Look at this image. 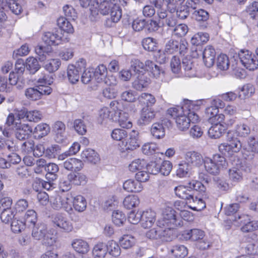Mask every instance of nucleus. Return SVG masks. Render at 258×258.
<instances>
[{"label":"nucleus","mask_w":258,"mask_h":258,"mask_svg":"<svg viewBox=\"0 0 258 258\" xmlns=\"http://www.w3.org/2000/svg\"><path fill=\"white\" fill-rule=\"evenodd\" d=\"M107 252L113 256L117 257L120 254V248L118 244L114 240H111L108 241L106 244Z\"/></svg>","instance_id":"3c124183"},{"label":"nucleus","mask_w":258,"mask_h":258,"mask_svg":"<svg viewBox=\"0 0 258 258\" xmlns=\"http://www.w3.org/2000/svg\"><path fill=\"white\" fill-rule=\"evenodd\" d=\"M131 68L139 74L144 71H149L156 78H159L160 75L164 73V71L159 66L150 60H146L144 64L138 59H133L131 61Z\"/></svg>","instance_id":"7ed1b4c3"},{"label":"nucleus","mask_w":258,"mask_h":258,"mask_svg":"<svg viewBox=\"0 0 258 258\" xmlns=\"http://www.w3.org/2000/svg\"><path fill=\"white\" fill-rule=\"evenodd\" d=\"M120 106V103L116 100L110 103V107L114 111L113 121H117L123 128H129L132 126V123L128 119V113L121 110Z\"/></svg>","instance_id":"0eeeda50"},{"label":"nucleus","mask_w":258,"mask_h":258,"mask_svg":"<svg viewBox=\"0 0 258 258\" xmlns=\"http://www.w3.org/2000/svg\"><path fill=\"white\" fill-rule=\"evenodd\" d=\"M175 195L179 198L185 199L188 201L189 204H191V199L194 193H192L191 190L189 189L188 186L179 185L174 188Z\"/></svg>","instance_id":"393cba45"},{"label":"nucleus","mask_w":258,"mask_h":258,"mask_svg":"<svg viewBox=\"0 0 258 258\" xmlns=\"http://www.w3.org/2000/svg\"><path fill=\"white\" fill-rule=\"evenodd\" d=\"M82 158L86 161L96 164L99 160L98 154L93 149H87L81 154Z\"/></svg>","instance_id":"2f4dec72"},{"label":"nucleus","mask_w":258,"mask_h":258,"mask_svg":"<svg viewBox=\"0 0 258 258\" xmlns=\"http://www.w3.org/2000/svg\"><path fill=\"white\" fill-rule=\"evenodd\" d=\"M178 41L174 39H170L166 42L164 51L167 54H172L178 52Z\"/></svg>","instance_id":"864d4df0"},{"label":"nucleus","mask_w":258,"mask_h":258,"mask_svg":"<svg viewBox=\"0 0 258 258\" xmlns=\"http://www.w3.org/2000/svg\"><path fill=\"white\" fill-rule=\"evenodd\" d=\"M217 66L221 70H227L229 67L228 57L224 54H220L217 57Z\"/></svg>","instance_id":"052dcab7"},{"label":"nucleus","mask_w":258,"mask_h":258,"mask_svg":"<svg viewBox=\"0 0 258 258\" xmlns=\"http://www.w3.org/2000/svg\"><path fill=\"white\" fill-rule=\"evenodd\" d=\"M185 161L189 165L191 166L199 167L201 165L204 161L201 154L195 151H188L185 154Z\"/></svg>","instance_id":"f3484780"},{"label":"nucleus","mask_w":258,"mask_h":258,"mask_svg":"<svg viewBox=\"0 0 258 258\" xmlns=\"http://www.w3.org/2000/svg\"><path fill=\"white\" fill-rule=\"evenodd\" d=\"M123 187L127 192H140L143 189L142 183L133 179L126 180L123 183Z\"/></svg>","instance_id":"c756f323"},{"label":"nucleus","mask_w":258,"mask_h":258,"mask_svg":"<svg viewBox=\"0 0 258 258\" xmlns=\"http://www.w3.org/2000/svg\"><path fill=\"white\" fill-rule=\"evenodd\" d=\"M254 87L252 84H246L241 89V93L239 97L241 99L248 98L254 93Z\"/></svg>","instance_id":"338daca9"},{"label":"nucleus","mask_w":258,"mask_h":258,"mask_svg":"<svg viewBox=\"0 0 258 258\" xmlns=\"http://www.w3.org/2000/svg\"><path fill=\"white\" fill-rule=\"evenodd\" d=\"M156 213L149 209L142 212L141 224L144 228H151L156 221Z\"/></svg>","instance_id":"6ab92c4d"},{"label":"nucleus","mask_w":258,"mask_h":258,"mask_svg":"<svg viewBox=\"0 0 258 258\" xmlns=\"http://www.w3.org/2000/svg\"><path fill=\"white\" fill-rule=\"evenodd\" d=\"M86 69V60L83 58L80 59L75 65H69L67 70L69 81L72 84L78 82L80 74Z\"/></svg>","instance_id":"1a4fd4ad"},{"label":"nucleus","mask_w":258,"mask_h":258,"mask_svg":"<svg viewBox=\"0 0 258 258\" xmlns=\"http://www.w3.org/2000/svg\"><path fill=\"white\" fill-rule=\"evenodd\" d=\"M23 219V221L26 226L29 227H32L36 224V222L37 220L36 213L33 210H29L25 214Z\"/></svg>","instance_id":"ea45409f"},{"label":"nucleus","mask_w":258,"mask_h":258,"mask_svg":"<svg viewBox=\"0 0 258 258\" xmlns=\"http://www.w3.org/2000/svg\"><path fill=\"white\" fill-rule=\"evenodd\" d=\"M92 253L95 258H104L107 254L106 244L103 242L98 243L94 246Z\"/></svg>","instance_id":"c03bdc74"},{"label":"nucleus","mask_w":258,"mask_h":258,"mask_svg":"<svg viewBox=\"0 0 258 258\" xmlns=\"http://www.w3.org/2000/svg\"><path fill=\"white\" fill-rule=\"evenodd\" d=\"M216 52L212 46H207L203 52V59L205 65L210 68L213 66L215 62Z\"/></svg>","instance_id":"4be33fe9"},{"label":"nucleus","mask_w":258,"mask_h":258,"mask_svg":"<svg viewBox=\"0 0 258 258\" xmlns=\"http://www.w3.org/2000/svg\"><path fill=\"white\" fill-rule=\"evenodd\" d=\"M49 131V126L46 123H41L35 127L32 133L35 138L41 139L46 136Z\"/></svg>","instance_id":"473e14b6"},{"label":"nucleus","mask_w":258,"mask_h":258,"mask_svg":"<svg viewBox=\"0 0 258 258\" xmlns=\"http://www.w3.org/2000/svg\"><path fill=\"white\" fill-rule=\"evenodd\" d=\"M8 6L12 12L15 15L20 14L22 10L21 6L16 1L8 2L7 1L0 0V7Z\"/></svg>","instance_id":"a19ab883"},{"label":"nucleus","mask_w":258,"mask_h":258,"mask_svg":"<svg viewBox=\"0 0 258 258\" xmlns=\"http://www.w3.org/2000/svg\"><path fill=\"white\" fill-rule=\"evenodd\" d=\"M49 202L53 209L59 210L63 209L69 214H71L73 211L71 204L72 201L67 197L55 195L50 198Z\"/></svg>","instance_id":"6e6552de"},{"label":"nucleus","mask_w":258,"mask_h":258,"mask_svg":"<svg viewBox=\"0 0 258 258\" xmlns=\"http://www.w3.org/2000/svg\"><path fill=\"white\" fill-rule=\"evenodd\" d=\"M225 127L221 123H214L209 128L208 135L212 139L219 138L224 132Z\"/></svg>","instance_id":"7c9ffc66"},{"label":"nucleus","mask_w":258,"mask_h":258,"mask_svg":"<svg viewBox=\"0 0 258 258\" xmlns=\"http://www.w3.org/2000/svg\"><path fill=\"white\" fill-rule=\"evenodd\" d=\"M127 135V131L122 128H115L112 130L111 134V136L113 140L121 141L122 144H124V141H126Z\"/></svg>","instance_id":"a18cd8bd"},{"label":"nucleus","mask_w":258,"mask_h":258,"mask_svg":"<svg viewBox=\"0 0 258 258\" xmlns=\"http://www.w3.org/2000/svg\"><path fill=\"white\" fill-rule=\"evenodd\" d=\"M19 118L26 117L29 121L38 122L42 118V115L39 110H33L30 111L21 110L18 113Z\"/></svg>","instance_id":"b1692460"},{"label":"nucleus","mask_w":258,"mask_h":258,"mask_svg":"<svg viewBox=\"0 0 258 258\" xmlns=\"http://www.w3.org/2000/svg\"><path fill=\"white\" fill-rule=\"evenodd\" d=\"M182 67L185 71L186 77L191 78L197 76L195 69L193 68L192 61L187 58H184L182 59Z\"/></svg>","instance_id":"f704fd0d"},{"label":"nucleus","mask_w":258,"mask_h":258,"mask_svg":"<svg viewBox=\"0 0 258 258\" xmlns=\"http://www.w3.org/2000/svg\"><path fill=\"white\" fill-rule=\"evenodd\" d=\"M176 212L171 207H166L163 211L162 217L156 222V227L148 230L146 237L152 240L169 241L172 239L173 230L175 227L181 226V220L177 219Z\"/></svg>","instance_id":"f257e3e1"},{"label":"nucleus","mask_w":258,"mask_h":258,"mask_svg":"<svg viewBox=\"0 0 258 258\" xmlns=\"http://www.w3.org/2000/svg\"><path fill=\"white\" fill-rule=\"evenodd\" d=\"M59 168L57 164L53 163H49L45 166V171H47L46 177L49 180L53 181L57 177V173L58 171Z\"/></svg>","instance_id":"58836bf2"},{"label":"nucleus","mask_w":258,"mask_h":258,"mask_svg":"<svg viewBox=\"0 0 258 258\" xmlns=\"http://www.w3.org/2000/svg\"><path fill=\"white\" fill-rule=\"evenodd\" d=\"M191 167L185 161H182L178 164L176 170V175L180 177H185L189 176Z\"/></svg>","instance_id":"09e8293b"},{"label":"nucleus","mask_w":258,"mask_h":258,"mask_svg":"<svg viewBox=\"0 0 258 258\" xmlns=\"http://www.w3.org/2000/svg\"><path fill=\"white\" fill-rule=\"evenodd\" d=\"M140 143L138 140V132L133 130L129 135V138L124 141L122 144V150H133L139 147Z\"/></svg>","instance_id":"a211bd4d"},{"label":"nucleus","mask_w":258,"mask_h":258,"mask_svg":"<svg viewBox=\"0 0 258 258\" xmlns=\"http://www.w3.org/2000/svg\"><path fill=\"white\" fill-rule=\"evenodd\" d=\"M236 130H229L226 136V143L219 146V152L226 157H232L235 153L239 152L242 145L238 138Z\"/></svg>","instance_id":"f03ea898"},{"label":"nucleus","mask_w":258,"mask_h":258,"mask_svg":"<svg viewBox=\"0 0 258 258\" xmlns=\"http://www.w3.org/2000/svg\"><path fill=\"white\" fill-rule=\"evenodd\" d=\"M188 107L186 104H183L181 106L171 107L167 110L168 114L175 119L177 128L181 131L187 130L190 125L189 120L184 110L185 108Z\"/></svg>","instance_id":"423d86ee"},{"label":"nucleus","mask_w":258,"mask_h":258,"mask_svg":"<svg viewBox=\"0 0 258 258\" xmlns=\"http://www.w3.org/2000/svg\"><path fill=\"white\" fill-rule=\"evenodd\" d=\"M54 225L66 232H70L73 229V226L67 215L62 213H57L51 217Z\"/></svg>","instance_id":"f8f14e48"},{"label":"nucleus","mask_w":258,"mask_h":258,"mask_svg":"<svg viewBox=\"0 0 258 258\" xmlns=\"http://www.w3.org/2000/svg\"><path fill=\"white\" fill-rule=\"evenodd\" d=\"M150 84V79L144 74H139L132 83V87L137 91H142Z\"/></svg>","instance_id":"5701e85b"},{"label":"nucleus","mask_w":258,"mask_h":258,"mask_svg":"<svg viewBox=\"0 0 258 258\" xmlns=\"http://www.w3.org/2000/svg\"><path fill=\"white\" fill-rule=\"evenodd\" d=\"M112 220L115 225L117 226H121L126 221V217L121 211L116 210L112 213Z\"/></svg>","instance_id":"5fc2aeb1"},{"label":"nucleus","mask_w":258,"mask_h":258,"mask_svg":"<svg viewBox=\"0 0 258 258\" xmlns=\"http://www.w3.org/2000/svg\"><path fill=\"white\" fill-rule=\"evenodd\" d=\"M13 130L16 138L19 140L28 139L32 133L31 127L28 124L21 122L16 121Z\"/></svg>","instance_id":"4468645a"},{"label":"nucleus","mask_w":258,"mask_h":258,"mask_svg":"<svg viewBox=\"0 0 258 258\" xmlns=\"http://www.w3.org/2000/svg\"><path fill=\"white\" fill-rule=\"evenodd\" d=\"M146 162L145 160L136 159L132 161L128 166L129 170L132 172L139 171L145 169Z\"/></svg>","instance_id":"bf43d9fd"},{"label":"nucleus","mask_w":258,"mask_h":258,"mask_svg":"<svg viewBox=\"0 0 258 258\" xmlns=\"http://www.w3.org/2000/svg\"><path fill=\"white\" fill-rule=\"evenodd\" d=\"M203 163L206 171L212 175L219 174L228 166L225 158L219 154L214 155L212 158L205 157Z\"/></svg>","instance_id":"39448f33"},{"label":"nucleus","mask_w":258,"mask_h":258,"mask_svg":"<svg viewBox=\"0 0 258 258\" xmlns=\"http://www.w3.org/2000/svg\"><path fill=\"white\" fill-rule=\"evenodd\" d=\"M246 152H250L249 153L250 157H248L249 159H252L254 154L258 153V140L254 137H250L247 141V146L245 149H243ZM247 156H249L247 155Z\"/></svg>","instance_id":"72a5a7b5"},{"label":"nucleus","mask_w":258,"mask_h":258,"mask_svg":"<svg viewBox=\"0 0 258 258\" xmlns=\"http://www.w3.org/2000/svg\"><path fill=\"white\" fill-rule=\"evenodd\" d=\"M25 95L28 99L36 101L41 98L40 93L37 87L27 88L25 91Z\"/></svg>","instance_id":"13d9d810"},{"label":"nucleus","mask_w":258,"mask_h":258,"mask_svg":"<svg viewBox=\"0 0 258 258\" xmlns=\"http://www.w3.org/2000/svg\"><path fill=\"white\" fill-rule=\"evenodd\" d=\"M61 64L59 59H51L47 61L44 65L45 69L49 73L56 71Z\"/></svg>","instance_id":"e2e57ef3"},{"label":"nucleus","mask_w":258,"mask_h":258,"mask_svg":"<svg viewBox=\"0 0 258 258\" xmlns=\"http://www.w3.org/2000/svg\"><path fill=\"white\" fill-rule=\"evenodd\" d=\"M192 198L191 204L192 203L194 206L189 205L188 206L189 208L194 211H200L206 207V204L203 200V197L194 194Z\"/></svg>","instance_id":"4c0bfd02"},{"label":"nucleus","mask_w":258,"mask_h":258,"mask_svg":"<svg viewBox=\"0 0 258 258\" xmlns=\"http://www.w3.org/2000/svg\"><path fill=\"white\" fill-rule=\"evenodd\" d=\"M249 171V168L244 165L233 167L229 170V178L233 182H239L242 179L244 173Z\"/></svg>","instance_id":"412c9836"},{"label":"nucleus","mask_w":258,"mask_h":258,"mask_svg":"<svg viewBox=\"0 0 258 258\" xmlns=\"http://www.w3.org/2000/svg\"><path fill=\"white\" fill-rule=\"evenodd\" d=\"M15 214L13 209L3 210L1 212L0 218L2 222L9 224L15 218Z\"/></svg>","instance_id":"774afa93"},{"label":"nucleus","mask_w":258,"mask_h":258,"mask_svg":"<svg viewBox=\"0 0 258 258\" xmlns=\"http://www.w3.org/2000/svg\"><path fill=\"white\" fill-rule=\"evenodd\" d=\"M181 236L185 240L198 241L205 237V232L202 230L194 228L183 231Z\"/></svg>","instance_id":"aec40b11"},{"label":"nucleus","mask_w":258,"mask_h":258,"mask_svg":"<svg viewBox=\"0 0 258 258\" xmlns=\"http://www.w3.org/2000/svg\"><path fill=\"white\" fill-rule=\"evenodd\" d=\"M73 207L76 211L82 212L85 210L87 207V202L84 197L78 195L73 199Z\"/></svg>","instance_id":"37998d69"},{"label":"nucleus","mask_w":258,"mask_h":258,"mask_svg":"<svg viewBox=\"0 0 258 258\" xmlns=\"http://www.w3.org/2000/svg\"><path fill=\"white\" fill-rule=\"evenodd\" d=\"M155 116L154 111L148 108H144L141 114L140 117L138 120L140 125H145L149 124Z\"/></svg>","instance_id":"a878e982"},{"label":"nucleus","mask_w":258,"mask_h":258,"mask_svg":"<svg viewBox=\"0 0 258 258\" xmlns=\"http://www.w3.org/2000/svg\"><path fill=\"white\" fill-rule=\"evenodd\" d=\"M99 120L103 121L107 119L113 120L114 117V111L111 108L109 109L107 107L101 108L98 113Z\"/></svg>","instance_id":"603ef678"},{"label":"nucleus","mask_w":258,"mask_h":258,"mask_svg":"<svg viewBox=\"0 0 258 258\" xmlns=\"http://www.w3.org/2000/svg\"><path fill=\"white\" fill-rule=\"evenodd\" d=\"M163 121L162 120L154 123L151 128V132L152 136L156 139H160L165 136V128L163 126Z\"/></svg>","instance_id":"cd10ccee"},{"label":"nucleus","mask_w":258,"mask_h":258,"mask_svg":"<svg viewBox=\"0 0 258 258\" xmlns=\"http://www.w3.org/2000/svg\"><path fill=\"white\" fill-rule=\"evenodd\" d=\"M53 81L52 75H44L42 77L38 79L37 82L39 84L37 86L38 91L40 93V97L43 95H49L52 92V89L49 86Z\"/></svg>","instance_id":"2eb2a0df"},{"label":"nucleus","mask_w":258,"mask_h":258,"mask_svg":"<svg viewBox=\"0 0 258 258\" xmlns=\"http://www.w3.org/2000/svg\"><path fill=\"white\" fill-rule=\"evenodd\" d=\"M192 18L198 22H206L209 18V13L202 9L196 10L192 13Z\"/></svg>","instance_id":"8fccbe9b"},{"label":"nucleus","mask_w":258,"mask_h":258,"mask_svg":"<svg viewBox=\"0 0 258 258\" xmlns=\"http://www.w3.org/2000/svg\"><path fill=\"white\" fill-rule=\"evenodd\" d=\"M121 246L124 249L131 248L135 243V238L130 235H124L119 240Z\"/></svg>","instance_id":"0e129e2a"},{"label":"nucleus","mask_w":258,"mask_h":258,"mask_svg":"<svg viewBox=\"0 0 258 258\" xmlns=\"http://www.w3.org/2000/svg\"><path fill=\"white\" fill-rule=\"evenodd\" d=\"M65 18L70 20H75L77 18V13L74 7L70 5H66L62 8Z\"/></svg>","instance_id":"680f3d73"},{"label":"nucleus","mask_w":258,"mask_h":258,"mask_svg":"<svg viewBox=\"0 0 258 258\" xmlns=\"http://www.w3.org/2000/svg\"><path fill=\"white\" fill-rule=\"evenodd\" d=\"M25 67L31 74H35L40 68L37 59L33 57H28L26 61Z\"/></svg>","instance_id":"49530a36"},{"label":"nucleus","mask_w":258,"mask_h":258,"mask_svg":"<svg viewBox=\"0 0 258 258\" xmlns=\"http://www.w3.org/2000/svg\"><path fill=\"white\" fill-rule=\"evenodd\" d=\"M31 235L35 240H40L46 246H51L55 242V236L48 232L44 223H37L33 226Z\"/></svg>","instance_id":"20e7f679"},{"label":"nucleus","mask_w":258,"mask_h":258,"mask_svg":"<svg viewBox=\"0 0 258 258\" xmlns=\"http://www.w3.org/2000/svg\"><path fill=\"white\" fill-rule=\"evenodd\" d=\"M187 106H189L187 108H185L184 110L189 120V123H197L199 120V117L198 115L194 111H191V109L192 108V102L189 100H184L183 101V104H186Z\"/></svg>","instance_id":"c9c22d12"},{"label":"nucleus","mask_w":258,"mask_h":258,"mask_svg":"<svg viewBox=\"0 0 258 258\" xmlns=\"http://www.w3.org/2000/svg\"><path fill=\"white\" fill-rule=\"evenodd\" d=\"M238 57L242 64L247 69L253 71L258 67V59L248 50H241Z\"/></svg>","instance_id":"9b49d317"},{"label":"nucleus","mask_w":258,"mask_h":258,"mask_svg":"<svg viewBox=\"0 0 258 258\" xmlns=\"http://www.w3.org/2000/svg\"><path fill=\"white\" fill-rule=\"evenodd\" d=\"M66 125L61 121H57L53 124L52 131L55 135V140L57 143H63L66 140Z\"/></svg>","instance_id":"dca6fc26"},{"label":"nucleus","mask_w":258,"mask_h":258,"mask_svg":"<svg viewBox=\"0 0 258 258\" xmlns=\"http://www.w3.org/2000/svg\"><path fill=\"white\" fill-rule=\"evenodd\" d=\"M72 246L73 249L79 253L85 254L89 250V245L88 242L83 239H75L73 240Z\"/></svg>","instance_id":"bb28decb"},{"label":"nucleus","mask_w":258,"mask_h":258,"mask_svg":"<svg viewBox=\"0 0 258 258\" xmlns=\"http://www.w3.org/2000/svg\"><path fill=\"white\" fill-rule=\"evenodd\" d=\"M68 178L70 182L76 185H84L87 181L86 175L79 172L70 173L68 176Z\"/></svg>","instance_id":"c85d7f7f"},{"label":"nucleus","mask_w":258,"mask_h":258,"mask_svg":"<svg viewBox=\"0 0 258 258\" xmlns=\"http://www.w3.org/2000/svg\"><path fill=\"white\" fill-rule=\"evenodd\" d=\"M45 43L49 45H58L69 41L67 36H64L62 30H55L53 32H47L43 37Z\"/></svg>","instance_id":"9d476101"},{"label":"nucleus","mask_w":258,"mask_h":258,"mask_svg":"<svg viewBox=\"0 0 258 258\" xmlns=\"http://www.w3.org/2000/svg\"><path fill=\"white\" fill-rule=\"evenodd\" d=\"M188 187L189 189L191 190L192 193L197 195L198 192H199L200 194L204 195V194L206 190V187L203 184L197 180H192L188 183Z\"/></svg>","instance_id":"de8ad7c7"},{"label":"nucleus","mask_w":258,"mask_h":258,"mask_svg":"<svg viewBox=\"0 0 258 258\" xmlns=\"http://www.w3.org/2000/svg\"><path fill=\"white\" fill-rule=\"evenodd\" d=\"M117 3L111 0H97L95 4V7L91 9V15L96 16L100 12L103 15H106L109 13L111 9Z\"/></svg>","instance_id":"ddd939ff"},{"label":"nucleus","mask_w":258,"mask_h":258,"mask_svg":"<svg viewBox=\"0 0 258 258\" xmlns=\"http://www.w3.org/2000/svg\"><path fill=\"white\" fill-rule=\"evenodd\" d=\"M171 252L176 257L178 258H183L188 253L187 248L183 245H177L173 246Z\"/></svg>","instance_id":"4d7b16f0"},{"label":"nucleus","mask_w":258,"mask_h":258,"mask_svg":"<svg viewBox=\"0 0 258 258\" xmlns=\"http://www.w3.org/2000/svg\"><path fill=\"white\" fill-rule=\"evenodd\" d=\"M107 70L103 64L99 65L95 69L93 76L97 83H102L107 76Z\"/></svg>","instance_id":"79ce46f5"},{"label":"nucleus","mask_w":258,"mask_h":258,"mask_svg":"<svg viewBox=\"0 0 258 258\" xmlns=\"http://www.w3.org/2000/svg\"><path fill=\"white\" fill-rule=\"evenodd\" d=\"M188 31V27L184 24H177L171 30L172 34L177 37L184 36L187 34Z\"/></svg>","instance_id":"6e6d98bb"},{"label":"nucleus","mask_w":258,"mask_h":258,"mask_svg":"<svg viewBox=\"0 0 258 258\" xmlns=\"http://www.w3.org/2000/svg\"><path fill=\"white\" fill-rule=\"evenodd\" d=\"M57 24L59 27L58 30H62V32H66L68 33H73L74 28L69 20L63 17H60L57 20Z\"/></svg>","instance_id":"e433bc0d"},{"label":"nucleus","mask_w":258,"mask_h":258,"mask_svg":"<svg viewBox=\"0 0 258 258\" xmlns=\"http://www.w3.org/2000/svg\"><path fill=\"white\" fill-rule=\"evenodd\" d=\"M123 204L124 207L130 209L138 205L139 204V200L137 196L130 195L125 198Z\"/></svg>","instance_id":"69168bd1"}]
</instances>
